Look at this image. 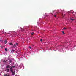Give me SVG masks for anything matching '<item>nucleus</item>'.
I'll return each instance as SVG.
<instances>
[{"instance_id":"obj_1","label":"nucleus","mask_w":76,"mask_h":76,"mask_svg":"<svg viewBox=\"0 0 76 76\" xmlns=\"http://www.w3.org/2000/svg\"><path fill=\"white\" fill-rule=\"evenodd\" d=\"M10 71L11 72H12V75H14L15 74V71L13 72V67H11V69H10Z\"/></svg>"},{"instance_id":"obj_2","label":"nucleus","mask_w":76,"mask_h":76,"mask_svg":"<svg viewBox=\"0 0 76 76\" xmlns=\"http://www.w3.org/2000/svg\"><path fill=\"white\" fill-rule=\"evenodd\" d=\"M11 67H12L10 66L7 65L6 66V69H9V68H10V69H11Z\"/></svg>"},{"instance_id":"obj_3","label":"nucleus","mask_w":76,"mask_h":76,"mask_svg":"<svg viewBox=\"0 0 76 76\" xmlns=\"http://www.w3.org/2000/svg\"><path fill=\"white\" fill-rule=\"evenodd\" d=\"M18 45V43H16V44H14V45H13V47H16V45Z\"/></svg>"},{"instance_id":"obj_4","label":"nucleus","mask_w":76,"mask_h":76,"mask_svg":"<svg viewBox=\"0 0 76 76\" xmlns=\"http://www.w3.org/2000/svg\"><path fill=\"white\" fill-rule=\"evenodd\" d=\"M4 42L5 44L7 43V40H6L4 41Z\"/></svg>"},{"instance_id":"obj_5","label":"nucleus","mask_w":76,"mask_h":76,"mask_svg":"<svg viewBox=\"0 0 76 76\" xmlns=\"http://www.w3.org/2000/svg\"><path fill=\"white\" fill-rule=\"evenodd\" d=\"M10 71L9 69H6V71H7V72H9Z\"/></svg>"},{"instance_id":"obj_6","label":"nucleus","mask_w":76,"mask_h":76,"mask_svg":"<svg viewBox=\"0 0 76 76\" xmlns=\"http://www.w3.org/2000/svg\"><path fill=\"white\" fill-rule=\"evenodd\" d=\"M9 44L11 45H13V43H10Z\"/></svg>"},{"instance_id":"obj_7","label":"nucleus","mask_w":76,"mask_h":76,"mask_svg":"<svg viewBox=\"0 0 76 76\" xmlns=\"http://www.w3.org/2000/svg\"><path fill=\"white\" fill-rule=\"evenodd\" d=\"M7 62V60H4L3 61V62Z\"/></svg>"},{"instance_id":"obj_8","label":"nucleus","mask_w":76,"mask_h":76,"mask_svg":"<svg viewBox=\"0 0 76 76\" xmlns=\"http://www.w3.org/2000/svg\"><path fill=\"white\" fill-rule=\"evenodd\" d=\"M14 51H15L14 50H12L11 51V52H12V53H13V52H14Z\"/></svg>"},{"instance_id":"obj_9","label":"nucleus","mask_w":76,"mask_h":76,"mask_svg":"<svg viewBox=\"0 0 76 76\" xmlns=\"http://www.w3.org/2000/svg\"><path fill=\"white\" fill-rule=\"evenodd\" d=\"M70 20H72V21H73L74 20V19H73L72 18H71Z\"/></svg>"},{"instance_id":"obj_10","label":"nucleus","mask_w":76,"mask_h":76,"mask_svg":"<svg viewBox=\"0 0 76 76\" xmlns=\"http://www.w3.org/2000/svg\"><path fill=\"white\" fill-rule=\"evenodd\" d=\"M35 33L34 32H32V33H31V35H34V34Z\"/></svg>"},{"instance_id":"obj_11","label":"nucleus","mask_w":76,"mask_h":76,"mask_svg":"<svg viewBox=\"0 0 76 76\" xmlns=\"http://www.w3.org/2000/svg\"><path fill=\"white\" fill-rule=\"evenodd\" d=\"M54 16L55 18H56V17H57V15H54Z\"/></svg>"},{"instance_id":"obj_12","label":"nucleus","mask_w":76,"mask_h":76,"mask_svg":"<svg viewBox=\"0 0 76 76\" xmlns=\"http://www.w3.org/2000/svg\"><path fill=\"white\" fill-rule=\"evenodd\" d=\"M7 48H5V51H7Z\"/></svg>"},{"instance_id":"obj_13","label":"nucleus","mask_w":76,"mask_h":76,"mask_svg":"<svg viewBox=\"0 0 76 76\" xmlns=\"http://www.w3.org/2000/svg\"><path fill=\"white\" fill-rule=\"evenodd\" d=\"M63 29H64V30L66 29V28H65V27H64L63 28Z\"/></svg>"},{"instance_id":"obj_14","label":"nucleus","mask_w":76,"mask_h":76,"mask_svg":"<svg viewBox=\"0 0 76 76\" xmlns=\"http://www.w3.org/2000/svg\"><path fill=\"white\" fill-rule=\"evenodd\" d=\"M9 62H10V63H12V61L11 60H10L9 61Z\"/></svg>"},{"instance_id":"obj_15","label":"nucleus","mask_w":76,"mask_h":76,"mask_svg":"<svg viewBox=\"0 0 76 76\" xmlns=\"http://www.w3.org/2000/svg\"><path fill=\"white\" fill-rule=\"evenodd\" d=\"M12 67H13V68H15V66H12Z\"/></svg>"},{"instance_id":"obj_16","label":"nucleus","mask_w":76,"mask_h":76,"mask_svg":"<svg viewBox=\"0 0 76 76\" xmlns=\"http://www.w3.org/2000/svg\"><path fill=\"white\" fill-rule=\"evenodd\" d=\"M62 33L63 34H64V31H62Z\"/></svg>"},{"instance_id":"obj_17","label":"nucleus","mask_w":76,"mask_h":76,"mask_svg":"<svg viewBox=\"0 0 76 76\" xmlns=\"http://www.w3.org/2000/svg\"><path fill=\"white\" fill-rule=\"evenodd\" d=\"M40 41H41V42H42V39H41Z\"/></svg>"},{"instance_id":"obj_18","label":"nucleus","mask_w":76,"mask_h":76,"mask_svg":"<svg viewBox=\"0 0 76 76\" xmlns=\"http://www.w3.org/2000/svg\"><path fill=\"white\" fill-rule=\"evenodd\" d=\"M76 45H75L74 46V48H76Z\"/></svg>"},{"instance_id":"obj_19","label":"nucleus","mask_w":76,"mask_h":76,"mask_svg":"<svg viewBox=\"0 0 76 76\" xmlns=\"http://www.w3.org/2000/svg\"><path fill=\"white\" fill-rule=\"evenodd\" d=\"M31 47L30 46L29 48H31Z\"/></svg>"},{"instance_id":"obj_20","label":"nucleus","mask_w":76,"mask_h":76,"mask_svg":"<svg viewBox=\"0 0 76 76\" xmlns=\"http://www.w3.org/2000/svg\"><path fill=\"white\" fill-rule=\"evenodd\" d=\"M64 16H65V14H64Z\"/></svg>"}]
</instances>
